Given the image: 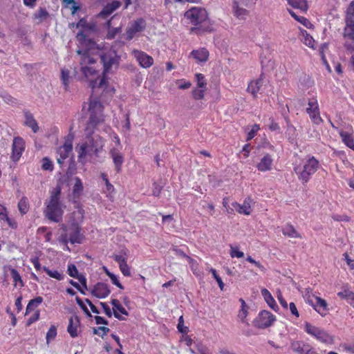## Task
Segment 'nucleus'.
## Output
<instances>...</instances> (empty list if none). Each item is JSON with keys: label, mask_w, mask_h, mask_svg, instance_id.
Listing matches in <instances>:
<instances>
[{"label": "nucleus", "mask_w": 354, "mask_h": 354, "mask_svg": "<svg viewBox=\"0 0 354 354\" xmlns=\"http://www.w3.org/2000/svg\"><path fill=\"white\" fill-rule=\"evenodd\" d=\"M288 12L296 21L300 22L307 28L310 29L313 28V24L307 18L297 15L292 10H288Z\"/></svg>", "instance_id": "nucleus-37"}, {"label": "nucleus", "mask_w": 354, "mask_h": 354, "mask_svg": "<svg viewBox=\"0 0 354 354\" xmlns=\"http://www.w3.org/2000/svg\"><path fill=\"white\" fill-rule=\"evenodd\" d=\"M283 235L292 238H301L300 234L295 229L292 225L287 224L282 229Z\"/></svg>", "instance_id": "nucleus-30"}, {"label": "nucleus", "mask_w": 354, "mask_h": 354, "mask_svg": "<svg viewBox=\"0 0 354 354\" xmlns=\"http://www.w3.org/2000/svg\"><path fill=\"white\" fill-rule=\"evenodd\" d=\"M308 345V344H306L303 341H292L290 344V348L295 353L304 354V351Z\"/></svg>", "instance_id": "nucleus-28"}, {"label": "nucleus", "mask_w": 354, "mask_h": 354, "mask_svg": "<svg viewBox=\"0 0 354 354\" xmlns=\"http://www.w3.org/2000/svg\"><path fill=\"white\" fill-rule=\"evenodd\" d=\"M43 270L46 272V274L57 280H62L64 279V275L59 273L57 270H51L48 267L44 266Z\"/></svg>", "instance_id": "nucleus-43"}, {"label": "nucleus", "mask_w": 354, "mask_h": 354, "mask_svg": "<svg viewBox=\"0 0 354 354\" xmlns=\"http://www.w3.org/2000/svg\"><path fill=\"white\" fill-rule=\"evenodd\" d=\"M75 300H76L77 304L80 307V308L84 311V313L88 317H91L92 315H91V313L89 312V310H88V308L86 307V306L84 304L82 299L80 297H76Z\"/></svg>", "instance_id": "nucleus-54"}, {"label": "nucleus", "mask_w": 354, "mask_h": 354, "mask_svg": "<svg viewBox=\"0 0 354 354\" xmlns=\"http://www.w3.org/2000/svg\"><path fill=\"white\" fill-rule=\"evenodd\" d=\"M305 331L322 342L332 343L333 341V337L327 332L323 329L311 325L308 322H306L305 324Z\"/></svg>", "instance_id": "nucleus-10"}, {"label": "nucleus", "mask_w": 354, "mask_h": 354, "mask_svg": "<svg viewBox=\"0 0 354 354\" xmlns=\"http://www.w3.org/2000/svg\"><path fill=\"white\" fill-rule=\"evenodd\" d=\"M113 12V10H112L111 8L109 6V4H106L98 14V17L102 19H106Z\"/></svg>", "instance_id": "nucleus-48"}, {"label": "nucleus", "mask_w": 354, "mask_h": 354, "mask_svg": "<svg viewBox=\"0 0 354 354\" xmlns=\"http://www.w3.org/2000/svg\"><path fill=\"white\" fill-rule=\"evenodd\" d=\"M18 209L21 214H26L29 209L28 200L26 197L24 196L18 203Z\"/></svg>", "instance_id": "nucleus-39"}, {"label": "nucleus", "mask_w": 354, "mask_h": 354, "mask_svg": "<svg viewBox=\"0 0 354 354\" xmlns=\"http://www.w3.org/2000/svg\"><path fill=\"white\" fill-rule=\"evenodd\" d=\"M129 253V250L124 247L118 254H113L112 256L114 261L118 263L120 271L126 277L131 276L130 268L127 264Z\"/></svg>", "instance_id": "nucleus-9"}, {"label": "nucleus", "mask_w": 354, "mask_h": 354, "mask_svg": "<svg viewBox=\"0 0 354 354\" xmlns=\"http://www.w3.org/2000/svg\"><path fill=\"white\" fill-rule=\"evenodd\" d=\"M162 187L158 183L154 182L152 185V194L156 197H158L161 193Z\"/></svg>", "instance_id": "nucleus-58"}, {"label": "nucleus", "mask_w": 354, "mask_h": 354, "mask_svg": "<svg viewBox=\"0 0 354 354\" xmlns=\"http://www.w3.org/2000/svg\"><path fill=\"white\" fill-rule=\"evenodd\" d=\"M137 53L136 58L142 67L147 68L153 65V59L152 57L142 51H137Z\"/></svg>", "instance_id": "nucleus-20"}, {"label": "nucleus", "mask_w": 354, "mask_h": 354, "mask_svg": "<svg viewBox=\"0 0 354 354\" xmlns=\"http://www.w3.org/2000/svg\"><path fill=\"white\" fill-rule=\"evenodd\" d=\"M48 16V12L44 8H40L39 10L35 14V18L45 19Z\"/></svg>", "instance_id": "nucleus-60"}, {"label": "nucleus", "mask_w": 354, "mask_h": 354, "mask_svg": "<svg viewBox=\"0 0 354 354\" xmlns=\"http://www.w3.org/2000/svg\"><path fill=\"white\" fill-rule=\"evenodd\" d=\"M111 157L113 159V162L115 165V169L117 173H119L122 170V165L124 162L123 155L115 149H112L110 151Z\"/></svg>", "instance_id": "nucleus-17"}, {"label": "nucleus", "mask_w": 354, "mask_h": 354, "mask_svg": "<svg viewBox=\"0 0 354 354\" xmlns=\"http://www.w3.org/2000/svg\"><path fill=\"white\" fill-rule=\"evenodd\" d=\"M346 26L343 31L344 38H348L351 40H354V22H349L345 21Z\"/></svg>", "instance_id": "nucleus-32"}, {"label": "nucleus", "mask_w": 354, "mask_h": 354, "mask_svg": "<svg viewBox=\"0 0 354 354\" xmlns=\"http://www.w3.org/2000/svg\"><path fill=\"white\" fill-rule=\"evenodd\" d=\"M190 55L199 62H205L209 58V51L205 48L193 50Z\"/></svg>", "instance_id": "nucleus-25"}, {"label": "nucleus", "mask_w": 354, "mask_h": 354, "mask_svg": "<svg viewBox=\"0 0 354 354\" xmlns=\"http://www.w3.org/2000/svg\"><path fill=\"white\" fill-rule=\"evenodd\" d=\"M173 251L175 252V254L177 256L183 257V258H186L189 261H192V259L190 257H189L188 255H187L183 250L176 247V248H173Z\"/></svg>", "instance_id": "nucleus-63"}, {"label": "nucleus", "mask_w": 354, "mask_h": 354, "mask_svg": "<svg viewBox=\"0 0 354 354\" xmlns=\"http://www.w3.org/2000/svg\"><path fill=\"white\" fill-rule=\"evenodd\" d=\"M43 301V298L41 296H38L32 299H30L26 306V315H28L32 310H34L39 304Z\"/></svg>", "instance_id": "nucleus-36"}, {"label": "nucleus", "mask_w": 354, "mask_h": 354, "mask_svg": "<svg viewBox=\"0 0 354 354\" xmlns=\"http://www.w3.org/2000/svg\"><path fill=\"white\" fill-rule=\"evenodd\" d=\"M82 72L85 76L88 75H94L96 73V71L90 66H83L82 67Z\"/></svg>", "instance_id": "nucleus-62"}, {"label": "nucleus", "mask_w": 354, "mask_h": 354, "mask_svg": "<svg viewBox=\"0 0 354 354\" xmlns=\"http://www.w3.org/2000/svg\"><path fill=\"white\" fill-rule=\"evenodd\" d=\"M4 100L8 104H15L16 103V99L12 97L8 93H4L1 95Z\"/></svg>", "instance_id": "nucleus-64"}, {"label": "nucleus", "mask_w": 354, "mask_h": 354, "mask_svg": "<svg viewBox=\"0 0 354 354\" xmlns=\"http://www.w3.org/2000/svg\"><path fill=\"white\" fill-rule=\"evenodd\" d=\"M251 201L252 200L250 198H247L244 200V202L242 205L239 204L237 202H233L232 203V205L234 207V209L239 214H242L244 215H250L251 213V209H250Z\"/></svg>", "instance_id": "nucleus-16"}, {"label": "nucleus", "mask_w": 354, "mask_h": 354, "mask_svg": "<svg viewBox=\"0 0 354 354\" xmlns=\"http://www.w3.org/2000/svg\"><path fill=\"white\" fill-rule=\"evenodd\" d=\"M263 79L264 74L262 73L257 80L252 81L248 84L247 91L254 97L257 96V93L259 91L261 87L262 86Z\"/></svg>", "instance_id": "nucleus-18"}, {"label": "nucleus", "mask_w": 354, "mask_h": 354, "mask_svg": "<svg viewBox=\"0 0 354 354\" xmlns=\"http://www.w3.org/2000/svg\"><path fill=\"white\" fill-rule=\"evenodd\" d=\"M286 136L288 141L291 144L296 143L297 136V133L296 132V129L292 124H291L290 123H288V124H287Z\"/></svg>", "instance_id": "nucleus-31"}, {"label": "nucleus", "mask_w": 354, "mask_h": 354, "mask_svg": "<svg viewBox=\"0 0 354 354\" xmlns=\"http://www.w3.org/2000/svg\"><path fill=\"white\" fill-rule=\"evenodd\" d=\"M145 20L140 17L135 20L126 30V39L131 40L137 32L143 31L146 28Z\"/></svg>", "instance_id": "nucleus-12"}, {"label": "nucleus", "mask_w": 354, "mask_h": 354, "mask_svg": "<svg viewBox=\"0 0 354 354\" xmlns=\"http://www.w3.org/2000/svg\"><path fill=\"white\" fill-rule=\"evenodd\" d=\"M62 187L57 185L51 192L49 202L45 211V216L48 219L55 223L62 221L64 209L60 201Z\"/></svg>", "instance_id": "nucleus-3"}, {"label": "nucleus", "mask_w": 354, "mask_h": 354, "mask_svg": "<svg viewBox=\"0 0 354 354\" xmlns=\"http://www.w3.org/2000/svg\"><path fill=\"white\" fill-rule=\"evenodd\" d=\"M104 106L98 98L90 100L88 105L89 118L85 128L88 136H93L97 126L104 122Z\"/></svg>", "instance_id": "nucleus-4"}, {"label": "nucleus", "mask_w": 354, "mask_h": 354, "mask_svg": "<svg viewBox=\"0 0 354 354\" xmlns=\"http://www.w3.org/2000/svg\"><path fill=\"white\" fill-rule=\"evenodd\" d=\"M185 17L190 20L192 24L195 26L191 28V32L200 35L205 32L214 31V28L210 23L205 9L192 8L185 13Z\"/></svg>", "instance_id": "nucleus-2"}, {"label": "nucleus", "mask_w": 354, "mask_h": 354, "mask_svg": "<svg viewBox=\"0 0 354 354\" xmlns=\"http://www.w3.org/2000/svg\"><path fill=\"white\" fill-rule=\"evenodd\" d=\"M67 272L70 277L75 279L80 275L77 267L74 264H69L68 266Z\"/></svg>", "instance_id": "nucleus-52"}, {"label": "nucleus", "mask_w": 354, "mask_h": 354, "mask_svg": "<svg viewBox=\"0 0 354 354\" xmlns=\"http://www.w3.org/2000/svg\"><path fill=\"white\" fill-rule=\"evenodd\" d=\"M272 159L270 154L265 155L257 164V167L259 171H266L271 169Z\"/></svg>", "instance_id": "nucleus-27"}, {"label": "nucleus", "mask_w": 354, "mask_h": 354, "mask_svg": "<svg viewBox=\"0 0 354 354\" xmlns=\"http://www.w3.org/2000/svg\"><path fill=\"white\" fill-rule=\"evenodd\" d=\"M77 37L82 44L86 47L85 50L88 51L91 49H94L97 45L94 39L89 38L83 31L79 32Z\"/></svg>", "instance_id": "nucleus-19"}, {"label": "nucleus", "mask_w": 354, "mask_h": 354, "mask_svg": "<svg viewBox=\"0 0 354 354\" xmlns=\"http://www.w3.org/2000/svg\"><path fill=\"white\" fill-rule=\"evenodd\" d=\"M301 34L304 37V44L308 47L315 49V39H313V37L310 34H308V32L304 29H301Z\"/></svg>", "instance_id": "nucleus-38"}, {"label": "nucleus", "mask_w": 354, "mask_h": 354, "mask_svg": "<svg viewBox=\"0 0 354 354\" xmlns=\"http://www.w3.org/2000/svg\"><path fill=\"white\" fill-rule=\"evenodd\" d=\"M25 149L24 140L21 137H15L12 145L11 159L14 162H17L21 158Z\"/></svg>", "instance_id": "nucleus-13"}, {"label": "nucleus", "mask_w": 354, "mask_h": 354, "mask_svg": "<svg viewBox=\"0 0 354 354\" xmlns=\"http://www.w3.org/2000/svg\"><path fill=\"white\" fill-rule=\"evenodd\" d=\"M80 322L77 316L71 317L69 319V323L67 327V331L70 336L73 338L77 337V327L80 326Z\"/></svg>", "instance_id": "nucleus-21"}, {"label": "nucleus", "mask_w": 354, "mask_h": 354, "mask_svg": "<svg viewBox=\"0 0 354 354\" xmlns=\"http://www.w3.org/2000/svg\"><path fill=\"white\" fill-rule=\"evenodd\" d=\"M231 251H230V255L232 258L237 257V258H241L243 257L244 253L241 251L239 250L238 247H233L232 245H230Z\"/></svg>", "instance_id": "nucleus-57"}, {"label": "nucleus", "mask_w": 354, "mask_h": 354, "mask_svg": "<svg viewBox=\"0 0 354 354\" xmlns=\"http://www.w3.org/2000/svg\"><path fill=\"white\" fill-rule=\"evenodd\" d=\"M276 321V317L268 310H263L253 320L252 324L255 328L265 329L271 326Z\"/></svg>", "instance_id": "nucleus-7"}, {"label": "nucleus", "mask_w": 354, "mask_h": 354, "mask_svg": "<svg viewBox=\"0 0 354 354\" xmlns=\"http://www.w3.org/2000/svg\"><path fill=\"white\" fill-rule=\"evenodd\" d=\"M316 300L317 303L315 304H312V306L321 316H325L328 310L326 301L319 297H316Z\"/></svg>", "instance_id": "nucleus-22"}, {"label": "nucleus", "mask_w": 354, "mask_h": 354, "mask_svg": "<svg viewBox=\"0 0 354 354\" xmlns=\"http://www.w3.org/2000/svg\"><path fill=\"white\" fill-rule=\"evenodd\" d=\"M10 271L11 276L13 279V281L15 282V286H17V283H19L20 286L24 287V283L21 279V277L19 272L15 268H10Z\"/></svg>", "instance_id": "nucleus-41"}, {"label": "nucleus", "mask_w": 354, "mask_h": 354, "mask_svg": "<svg viewBox=\"0 0 354 354\" xmlns=\"http://www.w3.org/2000/svg\"><path fill=\"white\" fill-rule=\"evenodd\" d=\"M70 71L68 69H62L61 80L64 86L65 91L68 90L69 87Z\"/></svg>", "instance_id": "nucleus-40"}, {"label": "nucleus", "mask_w": 354, "mask_h": 354, "mask_svg": "<svg viewBox=\"0 0 354 354\" xmlns=\"http://www.w3.org/2000/svg\"><path fill=\"white\" fill-rule=\"evenodd\" d=\"M86 138L88 141L76 147L80 162L82 158L86 156L95 155L98 156L99 153L102 150L103 145L101 140H95L92 136H88L87 133Z\"/></svg>", "instance_id": "nucleus-5"}, {"label": "nucleus", "mask_w": 354, "mask_h": 354, "mask_svg": "<svg viewBox=\"0 0 354 354\" xmlns=\"http://www.w3.org/2000/svg\"><path fill=\"white\" fill-rule=\"evenodd\" d=\"M76 171H77L76 162H75V161L74 160L73 156H72L69 158L68 167V169L66 170V178L64 179V181H66L70 178H71L74 174H76Z\"/></svg>", "instance_id": "nucleus-35"}, {"label": "nucleus", "mask_w": 354, "mask_h": 354, "mask_svg": "<svg viewBox=\"0 0 354 354\" xmlns=\"http://www.w3.org/2000/svg\"><path fill=\"white\" fill-rule=\"evenodd\" d=\"M261 295L263 296L264 300L267 303V304L275 312L279 310V306L276 304V301L271 293L266 288H263L261 290Z\"/></svg>", "instance_id": "nucleus-26"}, {"label": "nucleus", "mask_w": 354, "mask_h": 354, "mask_svg": "<svg viewBox=\"0 0 354 354\" xmlns=\"http://www.w3.org/2000/svg\"><path fill=\"white\" fill-rule=\"evenodd\" d=\"M345 21L354 22V1L350 2L346 9Z\"/></svg>", "instance_id": "nucleus-42"}, {"label": "nucleus", "mask_w": 354, "mask_h": 354, "mask_svg": "<svg viewBox=\"0 0 354 354\" xmlns=\"http://www.w3.org/2000/svg\"><path fill=\"white\" fill-rule=\"evenodd\" d=\"M287 1L292 8L299 9L302 12H306L308 9L306 0H287Z\"/></svg>", "instance_id": "nucleus-29"}, {"label": "nucleus", "mask_w": 354, "mask_h": 354, "mask_svg": "<svg viewBox=\"0 0 354 354\" xmlns=\"http://www.w3.org/2000/svg\"><path fill=\"white\" fill-rule=\"evenodd\" d=\"M177 328L182 334H187L189 332V328L184 326V319L183 315H181L178 319Z\"/></svg>", "instance_id": "nucleus-49"}, {"label": "nucleus", "mask_w": 354, "mask_h": 354, "mask_svg": "<svg viewBox=\"0 0 354 354\" xmlns=\"http://www.w3.org/2000/svg\"><path fill=\"white\" fill-rule=\"evenodd\" d=\"M319 165V161L314 156H312L304 163L302 169L295 167V171L297 174L298 178L302 184H306L309 181L311 176L317 171Z\"/></svg>", "instance_id": "nucleus-6"}, {"label": "nucleus", "mask_w": 354, "mask_h": 354, "mask_svg": "<svg viewBox=\"0 0 354 354\" xmlns=\"http://www.w3.org/2000/svg\"><path fill=\"white\" fill-rule=\"evenodd\" d=\"M100 62L103 66L102 77L91 82V86L95 88H103L108 84L106 75L114 68L118 69L121 60V56L117 51L111 48L104 50L100 54Z\"/></svg>", "instance_id": "nucleus-1"}, {"label": "nucleus", "mask_w": 354, "mask_h": 354, "mask_svg": "<svg viewBox=\"0 0 354 354\" xmlns=\"http://www.w3.org/2000/svg\"><path fill=\"white\" fill-rule=\"evenodd\" d=\"M57 335V327L55 325H51L46 333V343L49 344L50 342H51L52 340H54L55 339Z\"/></svg>", "instance_id": "nucleus-44"}, {"label": "nucleus", "mask_w": 354, "mask_h": 354, "mask_svg": "<svg viewBox=\"0 0 354 354\" xmlns=\"http://www.w3.org/2000/svg\"><path fill=\"white\" fill-rule=\"evenodd\" d=\"M210 271L213 275V277L217 281L218 286L221 290H223L224 287V283L223 282L221 278L217 274L216 270L214 268H212Z\"/></svg>", "instance_id": "nucleus-61"}, {"label": "nucleus", "mask_w": 354, "mask_h": 354, "mask_svg": "<svg viewBox=\"0 0 354 354\" xmlns=\"http://www.w3.org/2000/svg\"><path fill=\"white\" fill-rule=\"evenodd\" d=\"M195 77L197 81L198 87L201 88H206L207 83L205 80V76L201 73H196Z\"/></svg>", "instance_id": "nucleus-50"}, {"label": "nucleus", "mask_w": 354, "mask_h": 354, "mask_svg": "<svg viewBox=\"0 0 354 354\" xmlns=\"http://www.w3.org/2000/svg\"><path fill=\"white\" fill-rule=\"evenodd\" d=\"M40 311L36 310L35 313L28 318L26 322V326H30L32 324L37 322L39 319Z\"/></svg>", "instance_id": "nucleus-59"}, {"label": "nucleus", "mask_w": 354, "mask_h": 354, "mask_svg": "<svg viewBox=\"0 0 354 354\" xmlns=\"http://www.w3.org/2000/svg\"><path fill=\"white\" fill-rule=\"evenodd\" d=\"M77 53L79 55H82L83 56L84 61L89 64H95L96 62V59L90 56L88 50H77Z\"/></svg>", "instance_id": "nucleus-45"}, {"label": "nucleus", "mask_w": 354, "mask_h": 354, "mask_svg": "<svg viewBox=\"0 0 354 354\" xmlns=\"http://www.w3.org/2000/svg\"><path fill=\"white\" fill-rule=\"evenodd\" d=\"M25 122L24 124L32 130L34 133H37L39 131L38 123L35 119L33 115L28 111H24Z\"/></svg>", "instance_id": "nucleus-24"}, {"label": "nucleus", "mask_w": 354, "mask_h": 354, "mask_svg": "<svg viewBox=\"0 0 354 354\" xmlns=\"http://www.w3.org/2000/svg\"><path fill=\"white\" fill-rule=\"evenodd\" d=\"M337 296L344 299L351 300L350 302H354V292L348 289L337 292Z\"/></svg>", "instance_id": "nucleus-46"}, {"label": "nucleus", "mask_w": 354, "mask_h": 354, "mask_svg": "<svg viewBox=\"0 0 354 354\" xmlns=\"http://www.w3.org/2000/svg\"><path fill=\"white\" fill-rule=\"evenodd\" d=\"M111 304L113 306V315L114 317L119 319V320H121V321H124L125 320V318L123 317L121 315H120L119 313H118L117 311L115 310V308H116V306H118L120 304H121L120 303V301L116 299H113L111 301Z\"/></svg>", "instance_id": "nucleus-51"}, {"label": "nucleus", "mask_w": 354, "mask_h": 354, "mask_svg": "<svg viewBox=\"0 0 354 354\" xmlns=\"http://www.w3.org/2000/svg\"><path fill=\"white\" fill-rule=\"evenodd\" d=\"M259 129L260 127L259 124H254L252 127V129L248 133L246 141H249L253 139Z\"/></svg>", "instance_id": "nucleus-53"}, {"label": "nucleus", "mask_w": 354, "mask_h": 354, "mask_svg": "<svg viewBox=\"0 0 354 354\" xmlns=\"http://www.w3.org/2000/svg\"><path fill=\"white\" fill-rule=\"evenodd\" d=\"M205 89H197V88H195L192 91V97L194 100H202L204 98V92H205Z\"/></svg>", "instance_id": "nucleus-55"}, {"label": "nucleus", "mask_w": 354, "mask_h": 354, "mask_svg": "<svg viewBox=\"0 0 354 354\" xmlns=\"http://www.w3.org/2000/svg\"><path fill=\"white\" fill-rule=\"evenodd\" d=\"M91 295L97 298L103 299L106 297L111 292L108 284L103 282H97L92 289L90 290Z\"/></svg>", "instance_id": "nucleus-15"}, {"label": "nucleus", "mask_w": 354, "mask_h": 354, "mask_svg": "<svg viewBox=\"0 0 354 354\" xmlns=\"http://www.w3.org/2000/svg\"><path fill=\"white\" fill-rule=\"evenodd\" d=\"M308 104V107L306 109L307 113L309 115L313 123L319 124L323 120L320 117L319 108L317 99L315 97L309 99Z\"/></svg>", "instance_id": "nucleus-11"}, {"label": "nucleus", "mask_w": 354, "mask_h": 354, "mask_svg": "<svg viewBox=\"0 0 354 354\" xmlns=\"http://www.w3.org/2000/svg\"><path fill=\"white\" fill-rule=\"evenodd\" d=\"M241 6L242 5L240 4L238 0H233L232 8L234 15L238 19H243L248 15L249 12L246 9L241 7Z\"/></svg>", "instance_id": "nucleus-23"}, {"label": "nucleus", "mask_w": 354, "mask_h": 354, "mask_svg": "<svg viewBox=\"0 0 354 354\" xmlns=\"http://www.w3.org/2000/svg\"><path fill=\"white\" fill-rule=\"evenodd\" d=\"M41 168L43 170L52 171L54 167L52 161L48 158L45 157L42 159Z\"/></svg>", "instance_id": "nucleus-47"}, {"label": "nucleus", "mask_w": 354, "mask_h": 354, "mask_svg": "<svg viewBox=\"0 0 354 354\" xmlns=\"http://www.w3.org/2000/svg\"><path fill=\"white\" fill-rule=\"evenodd\" d=\"M121 31V28H109L106 35V39H113L115 38L116 35Z\"/></svg>", "instance_id": "nucleus-56"}, {"label": "nucleus", "mask_w": 354, "mask_h": 354, "mask_svg": "<svg viewBox=\"0 0 354 354\" xmlns=\"http://www.w3.org/2000/svg\"><path fill=\"white\" fill-rule=\"evenodd\" d=\"M75 183L73 189V195L74 198H79L83 192L84 187L82 180L79 177H75Z\"/></svg>", "instance_id": "nucleus-34"}, {"label": "nucleus", "mask_w": 354, "mask_h": 354, "mask_svg": "<svg viewBox=\"0 0 354 354\" xmlns=\"http://www.w3.org/2000/svg\"><path fill=\"white\" fill-rule=\"evenodd\" d=\"M73 136L68 135L67 136V139L66 140L64 144L57 149V156L61 158L63 160H66L69 158V155L71 153L73 150Z\"/></svg>", "instance_id": "nucleus-14"}, {"label": "nucleus", "mask_w": 354, "mask_h": 354, "mask_svg": "<svg viewBox=\"0 0 354 354\" xmlns=\"http://www.w3.org/2000/svg\"><path fill=\"white\" fill-rule=\"evenodd\" d=\"M69 241L71 244H81L83 242L84 236L81 232L82 227L73 216L69 220Z\"/></svg>", "instance_id": "nucleus-8"}, {"label": "nucleus", "mask_w": 354, "mask_h": 354, "mask_svg": "<svg viewBox=\"0 0 354 354\" xmlns=\"http://www.w3.org/2000/svg\"><path fill=\"white\" fill-rule=\"evenodd\" d=\"M339 136L342 138L343 142L348 147L354 151V139L353 136L349 133L344 131L339 132Z\"/></svg>", "instance_id": "nucleus-33"}]
</instances>
